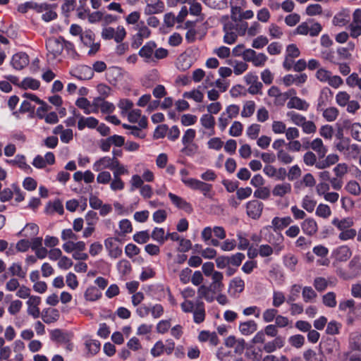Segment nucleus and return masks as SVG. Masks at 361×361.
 <instances>
[{
	"mask_svg": "<svg viewBox=\"0 0 361 361\" xmlns=\"http://www.w3.org/2000/svg\"><path fill=\"white\" fill-rule=\"evenodd\" d=\"M331 224L335 226L340 231L350 228L354 225V221L350 217L339 219L334 218Z\"/></svg>",
	"mask_w": 361,
	"mask_h": 361,
	"instance_id": "31",
	"label": "nucleus"
},
{
	"mask_svg": "<svg viewBox=\"0 0 361 361\" xmlns=\"http://www.w3.org/2000/svg\"><path fill=\"white\" fill-rule=\"evenodd\" d=\"M300 127L305 134H313L317 131V126L312 121L305 119Z\"/></svg>",
	"mask_w": 361,
	"mask_h": 361,
	"instance_id": "62",
	"label": "nucleus"
},
{
	"mask_svg": "<svg viewBox=\"0 0 361 361\" xmlns=\"http://www.w3.org/2000/svg\"><path fill=\"white\" fill-rule=\"evenodd\" d=\"M258 326L255 321L248 320L240 322L239 324V331L244 336H249L254 334L257 330Z\"/></svg>",
	"mask_w": 361,
	"mask_h": 361,
	"instance_id": "24",
	"label": "nucleus"
},
{
	"mask_svg": "<svg viewBox=\"0 0 361 361\" xmlns=\"http://www.w3.org/2000/svg\"><path fill=\"white\" fill-rule=\"evenodd\" d=\"M292 186L290 183L283 182L276 184L272 189V195L275 197H283L286 195L290 194Z\"/></svg>",
	"mask_w": 361,
	"mask_h": 361,
	"instance_id": "23",
	"label": "nucleus"
},
{
	"mask_svg": "<svg viewBox=\"0 0 361 361\" xmlns=\"http://www.w3.org/2000/svg\"><path fill=\"white\" fill-rule=\"evenodd\" d=\"M133 106V103L127 99H121L118 104V107L121 110V114L123 116H127L129 121L131 123L135 122V116L134 114V111L132 110L131 111H130L132 109Z\"/></svg>",
	"mask_w": 361,
	"mask_h": 361,
	"instance_id": "14",
	"label": "nucleus"
},
{
	"mask_svg": "<svg viewBox=\"0 0 361 361\" xmlns=\"http://www.w3.org/2000/svg\"><path fill=\"white\" fill-rule=\"evenodd\" d=\"M339 115L336 107L331 106L323 110L322 116L328 122L336 121Z\"/></svg>",
	"mask_w": 361,
	"mask_h": 361,
	"instance_id": "38",
	"label": "nucleus"
},
{
	"mask_svg": "<svg viewBox=\"0 0 361 361\" xmlns=\"http://www.w3.org/2000/svg\"><path fill=\"white\" fill-rule=\"evenodd\" d=\"M207 6L214 9H224L227 7V0H202Z\"/></svg>",
	"mask_w": 361,
	"mask_h": 361,
	"instance_id": "45",
	"label": "nucleus"
},
{
	"mask_svg": "<svg viewBox=\"0 0 361 361\" xmlns=\"http://www.w3.org/2000/svg\"><path fill=\"white\" fill-rule=\"evenodd\" d=\"M286 125L281 121H274L271 124V130L274 134H283L286 131Z\"/></svg>",
	"mask_w": 361,
	"mask_h": 361,
	"instance_id": "60",
	"label": "nucleus"
},
{
	"mask_svg": "<svg viewBox=\"0 0 361 361\" xmlns=\"http://www.w3.org/2000/svg\"><path fill=\"white\" fill-rule=\"evenodd\" d=\"M73 113L75 117L79 118L78 122V128L80 130H82L86 127L89 128H94L99 123L98 120L94 117L85 118L81 116L80 113H77L75 110H73Z\"/></svg>",
	"mask_w": 361,
	"mask_h": 361,
	"instance_id": "10",
	"label": "nucleus"
},
{
	"mask_svg": "<svg viewBox=\"0 0 361 361\" xmlns=\"http://www.w3.org/2000/svg\"><path fill=\"white\" fill-rule=\"evenodd\" d=\"M137 188L139 189L140 194L145 199L150 198L153 194L152 187L145 184L143 180L138 176H137Z\"/></svg>",
	"mask_w": 361,
	"mask_h": 361,
	"instance_id": "32",
	"label": "nucleus"
},
{
	"mask_svg": "<svg viewBox=\"0 0 361 361\" xmlns=\"http://www.w3.org/2000/svg\"><path fill=\"white\" fill-rule=\"evenodd\" d=\"M13 164H17L19 168L27 173H30L32 171V168L26 163L25 157L23 155L18 154L13 160L8 161Z\"/></svg>",
	"mask_w": 361,
	"mask_h": 361,
	"instance_id": "34",
	"label": "nucleus"
},
{
	"mask_svg": "<svg viewBox=\"0 0 361 361\" xmlns=\"http://www.w3.org/2000/svg\"><path fill=\"white\" fill-rule=\"evenodd\" d=\"M183 97L193 99L196 102H202L204 98L203 93L199 89H195L183 93Z\"/></svg>",
	"mask_w": 361,
	"mask_h": 361,
	"instance_id": "46",
	"label": "nucleus"
},
{
	"mask_svg": "<svg viewBox=\"0 0 361 361\" xmlns=\"http://www.w3.org/2000/svg\"><path fill=\"white\" fill-rule=\"evenodd\" d=\"M11 63L16 70H22L29 63L28 56L25 53H17L13 56Z\"/></svg>",
	"mask_w": 361,
	"mask_h": 361,
	"instance_id": "18",
	"label": "nucleus"
},
{
	"mask_svg": "<svg viewBox=\"0 0 361 361\" xmlns=\"http://www.w3.org/2000/svg\"><path fill=\"white\" fill-rule=\"evenodd\" d=\"M345 189L353 195H359L361 193V188L359 185V183L355 180H350L349 181L345 187Z\"/></svg>",
	"mask_w": 361,
	"mask_h": 361,
	"instance_id": "55",
	"label": "nucleus"
},
{
	"mask_svg": "<svg viewBox=\"0 0 361 361\" xmlns=\"http://www.w3.org/2000/svg\"><path fill=\"white\" fill-rule=\"evenodd\" d=\"M286 301V297L281 291H274L273 293V302L272 305L275 307H279L282 305Z\"/></svg>",
	"mask_w": 361,
	"mask_h": 361,
	"instance_id": "63",
	"label": "nucleus"
},
{
	"mask_svg": "<svg viewBox=\"0 0 361 361\" xmlns=\"http://www.w3.org/2000/svg\"><path fill=\"white\" fill-rule=\"evenodd\" d=\"M105 247L111 257L116 258L122 253V248L118 245L116 238H109L105 240Z\"/></svg>",
	"mask_w": 361,
	"mask_h": 361,
	"instance_id": "15",
	"label": "nucleus"
},
{
	"mask_svg": "<svg viewBox=\"0 0 361 361\" xmlns=\"http://www.w3.org/2000/svg\"><path fill=\"white\" fill-rule=\"evenodd\" d=\"M276 157L279 161L283 164H290L294 160L293 156L284 149L277 152Z\"/></svg>",
	"mask_w": 361,
	"mask_h": 361,
	"instance_id": "41",
	"label": "nucleus"
},
{
	"mask_svg": "<svg viewBox=\"0 0 361 361\" xmlns=\"http://www.w3.org/2000/svg\"><path fill=\"white\" fill-rule=\"evenodd\" d=\"M96 106H99L102 113H111L114 111V105L109 102L104 101L101 99H97L94 101Z\"/></svg>",
	"mask_w": 361,
	"mask_h": 361,
	"instance_id": "47",
	"label": "nucleus"
},
{
	"mask_svg": "<svg viewBox=\"0 0 361 361\" xmlns=\"http://www.w3.org/2000/svg\"><path fill=\"white\" fill-rule=\"evenodd\" d=\"M50 338L59 343H68L71 339V334L59 329H55L50 331Z\"/></svg>",
	"mask_w": 361,
	"mask_h": 361,
	"instance_id": "20",
	"label": "nucleus"
},
{
	"mask_svg": "<svg viewBox=\"0 0 361 361\" xmlns=\"http://www.w3.org/2000/svg\"><path fill=\"white\" fill-rule=\"evenodd\" d=\"M244 80L246 84L249 85V93L252 94H257L260 93L262 88V83L259 81L257 75L249 73L244 77Z\"/></svg>",
	"mask_w": 361,
	"mask_h": 361,
	"instance_id": "6",
	"label": "nucleus"
},
{
	"mask_svg": "<svg viewBox=\"0 0 361 361\" xmlns=\"http://www.w3.org/2000/svg\"><path fill=\"white\" fill-rule=\"evenodd\" d=\"M322 27L319 23L315 22L309 25L307 22L300 23L294 31V33L300 35H310L311 37H316L319 35Z\"/></svg>",
	"mask_w": 361,
	"mask_h": 361,
	"instance_id": "2",
	"label": "nucleus"
},
{
	"mask_svg": "<svg viewBox=\"0 0 361 361\" xmlns=\"http://www.w3.org/2000/svg\"><path fill=\"white\" fill-rule=\"evenodd\" d=\"M269 43V39L266 36L259 35L255 38L252 43V47L255 49H262L267 45Z\"/></svg>",
	"mask_w": 361,
	"mask_h": 361,
	"instance_id": "64",
	"label": "nucleus"
},
{
	"mask_svg": "<svg viewBox=\"0 0 361 361\" xmlns=\"http://www.w3.org/2000/svg\"><path fill=\"white\" fill-rule=\"evenodd\" d=\"M75 0H63V4L61 6L62 13L66 16H68L69 13L75 9Z\"/></svg>",
	"mask_w": 361,
	"mask_h": 361,
	"instance_id": "61",
	"label": "nucleus"
},
{
	"mask_svg": "<svg viewBox=\"0 0 361 361\" xmlns=\"http://www.w3.org/2000/svg\"><path fill=\"white\" fill-rule=\"evenodd\" d=\"M191 66V60L187 55L182 54L178 58L177 67L182 71H185Z\"/></svg>",
	"mask_w": 361,
	"mask_h": 361,
	"instance_id": "54",
	"label": "nucleus"
},
{
	"mask_svg": "<svg viewBox=\"0 0 361 361\" xmlns=\"http://www.w3.org/2000/svg\"><path fill=\"white\" fill-rule=\"evenodd\" d=\"M8 271L13 276H17L20 279H25L27 274V269H23L18 262L13 263L8 268Z\"/></svg>",
	"mask_w": 361,
	"mask_h": 361,
	"instance_id": "35",
	"label": "nucleus"
},
{
	"mask_svg": "<svg viewBox=\"0 0 361 361\" xmlns=\"http://www.w3.org/2000/svg\"><path fill=\"white\" fill-rule=\"evenodd\" d=\"M303 233L308 236L314 235L318 231L317 221L312 217L305 219L300 224Z\"/></svg>",
	"mask_w": 361,
	"mask_h": 361,
	"instance_id": "12",
	"label": "nucleus"
},
{
	"mask_svg": "<svg viewBox=\"0 0 361 361\" xmlns=\"http://www.w3.org/2000/svg\"><path fill=\"white\" fill-rule=\"evenodd\" d=\"M63 37H59L58 38L49 39L46 42V47L48 51L53 55L55 59L61 54L63 47Z\"/></svg>",
	"mask_w": 361,
	"mask_h": 361,
	"instance_id": "5",
	"label": "nucleus"
},
{
	"mask_svg": "<svg viewBox=\"0 0 361 361\" xmlns=\"http://www.w3.org/2000/svg\"><path fill=\"white\" fill-rule=\"evenodd\" d=\"M245 288V282L239 276L233 278L231 280L228 285V294L233 298H237L243 292Z\"/></svg>",
	"mask_w": 361,
	"mask_h": 361,
	"instance_id": "8",
	"label": "nucleus"
},
{
	"mask_svg": "<svg viewBox=\"0 0 361 361\" xmlns=\"http://www.w3.org/2000/svg\"><path fill=\"white\" fill-rule=\"evenodd\" d=\"M194 322L200 324L204 320L205 311L203 302H200L197 304L196 309L193 310Z\"/></svg>",
	"mask_w": 361,
	"mask_h": 361,
	"instance_id": "39",
	"label": "nucleus"
},
{
	"mask_svg": "<svg viewBox=\"0 0 361 361\" xmlns=\"http://www.w3.org/2000/svg\"><path fill=\"white\" fill-rule=\"evenodd\" d=\"M243 126L240 121L233 122L229 129V135L233 137H239L242 135Z\"/></svg>",
	"mask_w": 361,
	"mask_h": 361,
	"instance_id": "58",
	"label": "nucleus"
},
{
	"mask_svg": "<svg viewBox=\"0 0 361 361\" xmlns=\"http://www.w3.org/2000/svg\"><path fill=\"white\" fill-rule=\"evenodd\" d=\"M361 152V147L357 144H350L344 154L348 158L357 159Z\"/></svg>",
	"mask_w": 361,
	"mask_h": 361,
	"instance_id": "57",
	"label": "nucleus"
},
{
	"mask_svg": "<svg viewBox=\"0 0 361 361\" xmlns=\"http://www.w3.org/2000/svg\"><path fill=\"white\" fill-rule=\"evenodd\" d=\"M147 7L145 12L149 14L159 13L164 11V4L160 0H145Z\"/></svg>",
	"mask_w": 361,
	"mask_h": 361,
	"instance_id": "28",
	"label": "nucleus"
},
{
	"mask_svg": "<svg viewBox=\"0 0 361 361\" xmlns=\"http://www.w3.org/2000/svg\"><path fill=\"white\" fill-rule=\"evenodd\" d=\"M216 293L213 290V288L210 286L202 285L197 289L198 298L204 299L208 302H212L214 300Z\"/></svg>",
	"mask_w": 361,
	"mask_h": 361,
	"instance_id": "21",
	"label": "nucleus"
},
{
	"mask_svg": "<svg viewBox=\"0 0 361 361\" xmlns=\"http://www.w3.org/2000/svg\"><path fill=\"white\" fill-rule=\"evenodd\" d=\"M310 148L314 151L319 158L322 159L327 153V147L324 145L321 138L317 137L310 142Z\"/></svg>",
	"mask_w": 361,
	"mask_h": 361,
	"instance_id": "25",
	"label": "nucleus"
},
{
	"mask_svg": "<svg viewBox=\"0 0 361 361\" xmlns=\"http://www.w3.org/2000/svg\"><path fill=\"white\" fill-rule=\"evenodd\" d=\"M331 94V91L329 88H324L321 91L318 104L317 110H322V107L326 106L330 102L329 95Z\"/></svg>",
	"mask_w": 361,
	"mask_h": 361,
	"instance_id": "36",
	"label": "nucleus"
},
{
	"mask_svg": "<svg viewBox=\"0 0 361 361\" xmlns=\"http://www.w3.org/2000/svg\"><path fill=\"white\" fill-rule=\"evenodd\" d=\"M102 296V293L94 286H91L87 288L85 292L84 297L86 300L88 301H96Z\"/></svg>",
	"mask_w": 361,
	"mask_h": 361,
	"instance_id": "40",
	"label": "nucleus"
},
{
	"mask_svg": "<svg viewBox=\"0 0 361 361\" xmlns=\"http://www.w3.org/2000/svg\"><path fill=\"white\" fill-rule=\"evenodd\" d=\"M284 345V341L281 337H276L274 341L265 343L263 350L270 353L274 352L277 348H281Z\"/></svg>",
	"mask_w": 361,
	"mask_h": 361,
	"instance_id": "33",
	"label": "nucleus"
},
{
	"mask_svg": "<svg viewBox=\"0 0 361 361\" xmlns=\"http://www.w3.org/2000/svg\"><path fill=\"white\" fill-rule=\"evenodd\" d=\"M307 78V76L305 73L295 75L288 74L283 77V82L286 87L290 86L293 84H295L299 86L305 83Z\"/></svg>",
	"mask_w": 361,
	"mask_h": 361,
	"instance_id": "22",
	"label": "nucleus"
},
{
	"mask_svg": "<svg viewBox=\"0 0 361 361\" xmlns=\"http://www.w3.org/2000/svg\"><path fill=\"white\" fill-rule=\"evenodd\" d=\"M286 115L293 123L300 127L306 119L304 116L295 111H288Z\"/></svg>",
	"mask_w": 361,
	"mask_h": 361,
	"instance_id": "52",
	"label": "nucleus"
},
{
	"mask_svg": "<svg viewBox=\"0 0 361 361\" xmlns=\"http://www.w3.org/2000/svg\"><path fill=\"white\" fill-rule=\"evenodd\" d=\"M157 44L154 42H149L145 44L140 50L139 55L146 63L156 62L154 57V50Z\"/></svg>",
	"mask_w": 361,
	"mask_h": 361,
	"instance_id": "7",
	"label": "nucleus"
},
{
	"mask_svg": "<svg viewBox=\"0 0 361 361\" xmlns=\"http://www.w3.org/2000/svg\"><path fill=\"white\" fill-rule=\"evenodd\" d=\"M71 74L80 80H88L92 78V69L87 66H80L71 71Z\"/></svg>",
	"mask_w": 361,
	"mask_h": 361,
	"instance_id": "19",
	"label": "nucleus"
},
{
	"mask_svg": "<svg viewBox=\"0 0 361 361\" xmlns=\"http://www.w3.org/2000/svg\"><path fill=\"white\" fill-rule=\"evenodd\" d=\"M59 312L56 309H46L42 312V319L46 324H51L59 318Z\"/></svg>",
	"mask_w": 361,
	"mask_h": 361,
	"instance_id": "30",
	"label": "nucleus"
},
{
	"mask_svg": "<svg viewBox=\"0 0 361 361\" xmlns=\"http://www.w3.org/2000/svg\"><path fill=\"white\" fill-rule=\"evenodd\" d=\"M200 123L202 126L207 129H214L215 118L212 115L206 114L201 117Z\"/></svg>",
	"mask_w": 361,
	"mask_h": 361,
	"instance_id": "51",
	"label": "nucleus"
},
{
	"mask_svg": "<svg viewBox=\"0 0 361 361\" xmlns=\"http://www.w3.org/2000/svg\"><path fill=\"white\" fill-rule=\"evenodd\" d=\"M255 104L253 101H247L244 105L241 111V116L243 118L250 117L255 112Z\"/></svg>",
	"mask_w": 361,
	"mask_h": 361,
	"instance_id": "48",
	"label": "nucleus"
},
{
	"mask_svg": "<svg viewBox=\"0 0 361 361\" xmlns=\"http://www.w3.org/2000/svg\"><path fill=\"white\" fill-rule=\"evenodd\" d=\"M293 222L290 216H285L283 218L276 216L271 221V225L266 227L267 230L272 228L274 232L280 231L284 228H286Z\"/></svg>",
	"mask_w": 361,
	"mask_h": 361,
	"instance_id": "13",
	"label": "nucleus"
},
{
	"mask_svg": "<svg viewBox=\"0 0 361 361\" xmlns=\"http://www.w3.org/2000/svg\"><path fill=\"white\" fill-rule=\"evenodd\" d=\"M229 64L233 66L234 73L238 75L243 73L248 67L247 64L243 61H235L230 62Z\"/></svg>",
	"mask_w": 361,
	"mask_h": 361,
	"instance_id": "59",
	"label": "nucleus"
},
{
	"mask_svg": "<svg viewBox=\"0 0 361 361\" xmlns=\"http://www.w3.org/2000/svg\"><path fill=\"white\" fill-rule=\"evenodd\" d=\"M169 197L173 204H174L177 208L183 209L188 213H191L192 212V207L191 204L186 202V200H185L183 198L172 192L169 193Z\"/></svg>",
	"mask_w": 361,
	"mask_h": 361,
	"instance_id": "17",
	"label": "nucleus"
},
{
	"mask_svg": "<svg viewBox=\"0 0 361 361\" xmlns=\"http://www.w3.org/2000/svg\"><path fill=\"white\" fill-rule=\"evenodd\" d=\"M317 205V201L311 196L305 195L302 200V207L309 213H312Z\"/></svg>",
	"mask_w": 361,
	"mask_h": 361,
	"instance_id": "43",
	"label": "nucleus"
},
{
	"mask_svg": "<svg viewBox=\"0 0 361 361\" xmlns=\"http://www.w3.org/2000/svg\"><path fill=\"white\" fill-rule=\"evenodd\" d=\"M212 277V283L210 286L213 288V290L214 292H221L224 285L223 283L224 275L220 271H215L213 274L211 275Z\"/></svg>",
	"mask_w": 361,
	"mask_h": 361,
	"instance_id": "27",
	"label": "nucleus"
},
{
	"mask_svg": "<svg viewBox=\"0 0 361 361\" xmlns=\"http://www.w3.org/2000/svg\"><path fill=\"white\" fill-rule=\"evenodd\" d=\"M117 164L118 159L115 157H103L94 163L92 169L95 171H101L106 169L114 170Z\"/></svg>",
	"mask_w": 361,
	"mask_h": 361,
	"instance_id": "4",
	"label": "nucleus"
},
{
	"mask_svg": "<svg viewBox=\"0 0 361 361\" xmlns=\"http://www.w3.org/2000/svg\"><path fill=\"white\" fill-rule=\"evenodd\" d=\"M223 30L224 32V42L228 44L235 43L238 39V33L235 29L233 23H227L224 25Z\"/></svg>",
	"mask_w": 361,
	"mask_h": 361,
	"instance_id": "11",
	"label": "nucleus"
},
{
	"mask_svg": "<svg viewBox=\"0 0 361 361\" xmlns=\"http://www.w3.org/2000/svg\"><path fill=\"white\" fill-rule=\"evenodd\" d=\"M263 204L258 200H252L247 204V214L252 219H258L262 212Z\"/></svg>",
	"mask_w": 361,
	"mask_h": 361,
	"instance_id": "16",
	"label": "nucleus"
},
{
	"mask_svg": "<svg viewBox=\"0 0 361 361\" xmlns=\"http://www.w3.org/2000/svg\"><path fill=\"white\" fill-rule=\"evenodd\" d=\"M357 235V231L354 228H348L346 230L341 231L338 234V238L341 240L346 241L349 240H353Z\"/></svg>",
	"mask_w": 361,
	"mask_h": 361,
	"instance_id": "56",
	"label": "nucleus"
},
{
	"mask_svg": "<svg viewBox=\"0 0 361 361\" xmlns=\"http://www.w3.org/2000/svg\"><path fill=\"white\" fill-rule=\"evenodd\" d=\"M343 128L348 130L351 137L361 142V125L359 123H352L350 120L345 119L342 123Z\"/></svg>",
	"mask_w": 361,
	"mask_h": 361,
	"instance_id": "9",
	"label": "nucleus"
},
{
	"mask_svg": "<svg viewBox=\"0 0 361 361\" xmlns=\"http://www.w3.org/2000/svg\"><path fill=\"white\" fill-rule=\"evenodd\" d=\"M316 215L323 219L329 218L331 214L329 206L325 204H319L316 209Z\"/></svg>",
	"mask_w": 361,
	"mask_h": 361,
	"instance_id": "50",
	"label": "nucleus"
},
{
	"mask_svg": "<svg viewBox=\"0 0 361 361\" xmlns=\"http://www.w3.org/2000/svg\"><path fill=\"white\" fill-rule=\"evenodd\" d=\"M350 99V95L345 91H340L336 95V104L341 107L345 106Z\"/></svg>",
	"mask_w": 361,
	"mask_h": 361,
	"instance_id": "49",
	"label": "nucleus"
},
{
	"mask_svg": "<svg viewBox=\"0 0 361 361\" xmlns=\"http://www.w3.org/2000/svg\"><path fill=\"white\" fill-rule=\"evenodd\" d=\"M40 86V82L38 80L32 78H25L20 83V87L22 89H31L33 90H37Z\"/></svg>",
	"mask_w": 361,
	"mask_h": 361,
	"instance_id": "37",
	"label": "nucleus"
},
{
	"mask_svg": "<svg viewBox=\"0 0 361 361\" xmlns=\"http://www.w3.org/2000/svg\"><path fill=\"white\" fill-rule=\"evenodd\" d=\"M182 181L192 190H199L206 197H212V185L195 178H183Z\"/></svg>",
	"mask_w": 361,
	"mask_h": 361,
	"instance_id": "1",
	"label": "nucleus"
},
{
	"mask_svg": "<svg viewBox=\"0 0 361 361\" xmlns=\"http://www.w3.org/2000/svg\"><path fill=\"white\" fill-rule=\"evenodd\" d=\"M265 239L274 247L275 254H279L283 250L285 246L283 244L284 237L281 232L269 233L266 235Z\"/></svg>",
	"mask_w": 361,
	"mask_h": 361,
	"instance_id": "3",
	"label": "nucleus"
},
{
	"mask_svg": "<svg viewBox=\"0 0 361 361\" xmlns=\"http://www.w3.org/2000/svg\"><path fill=\"white\" fill-rule=\"evenodd\" d=\"M88 353L91 355H96L100 350L101 344L99 341L93 339L87 340L85 343Z\"/></svg>",
	"mask_w": 361,
	"mask_h": 361,
	"instance_id": "44",
	"label": "nucleus"
},
{
	"mask_svg": "<svg viewBox=\"0 0 361 361\" xmlns=\"http://www.w3.org/2000/svg\"><path fill=\"white\" fill-rule=\"evenodd\" d=\"M151 236L153 240H156L160 245H163L167 240V233L165 234V231L163 228L156 227L153 230Z\"/></svg>",
	"mask_w": 361,
	"mask_h": 361,
	"instance_id": "42",
	"label": "nucleus"
},
{
	"mask_svg": "<svg viewBox=\"0 0 361 361\" xmlns=\"http://www.w3.org/2000/svg\"><path fill=\"white\" fill-rule=\"evenodd\" d=\"M309 104L298 97L291 98L287 103L288 109H295L300 111H307L309 108Z\"/></svg>",
	"mask_w": 361,
	"mask_h": 361,
	"instance_id": "29",
	"label": "nucleus"
},
{
	"mask_svg": "<svg viewBox=\"0 0 361 361\" xmlns=\"http://www.w3.org/2000/svg\"><path fill=\"white\" fill-rule=\"evenodd\" d=\"M303 357L306 361H324V356L322 354H317L310 349L304 352Z\"/></svg>",
	"mask_w": 361,
	"mask_h": 361,
	"instance_id": "53",
	"label": "nucleus"
},
{
	"mask_svg": "<svg viewBox=\"0 0 361 361\" xmlns=\"http://www.w3.org/2000/svg\"><path fill=\"white\" fill-rule=\"evenodd\" d=\"M75 105L82 109L85 114H90L97 111V107L94 106L85 97L78 98L75 102Z\"/></svg>",
	"mask_w": 361,
	"mask_h": 361,
	"instance_id": "26",
	"label": "nucleus"
}]
</instances>
